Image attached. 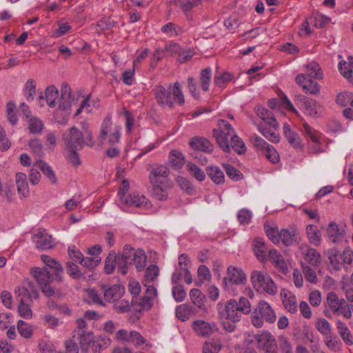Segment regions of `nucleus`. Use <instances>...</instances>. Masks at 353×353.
I'll return each mask as SVG.
<instances>
[{
    "label": "nucleus",
    "mask_w": 353,
    "mask_h": 353,
    "mask_svg": "<svg viewBox=\"0 0 353 353\" xmlns=\"http://www.w3.org/2000/svg\"><path fill=\"white\" fill-rule=\"evenodd\" d=\"M303 131L306 136L310 138L314 143L320 141V134L316 130L310 126L307 123L303 125Z\"/></svg>",
    "instance_id": "64"
},
{
    "label": "nucleus",
    "mask_w": 353,
    "mask_h": 353,
    "mask_svg": "<svg viewBox=\"0 0 353 353\" xmlns=\"http://www.w3.org/2000/svg\"><path fill=\"white\" fill-rule=\"evenodd\" d=\"M235 130L228 121L219 119L217 128L213 129V137L217 144L224 152H230L229 139H231Z\"/></svg>",
    "instance_id": "6"
},
{
    "label": "nucleus",
    "mask_w": 353,
    "mask_h": 353,
    "mask_svg": "<svg viewBox=\"0 0 353 353\" xmlns=\"http://www.w3.org/2000/svg\"><path fill=\"white\" fill-rule=\"evenodd\" d=\"M306 76L312 79H321L323 74L317 62L312 61L306 65Z\"/></svg>",
    "instance_id": "41"
},
{
    "label": "nucleus",
    "mask_w": 353,
    "mask_h": 353,
    "mask_svg": "<svg viewBox=\"0 0 353 353\" xmlns=\"http://www.w3.org/2000/svg\"><path fill=\"white\" fill-rule=\"evenodd\" d=\"M124 293V288L120 285H113L103 290L104 299L109 303L119 301Z\"/></svg>",
    "instance_id": "23"
},
{
    "label": "nucleus",
    "mask_w": 353,
    "mask_h": 353,
    "mask_svg": "<svg viewBox=\"0 0 353 353\" xmlns=\"http://www.w3.org/2000/svg\"><path fill=\"white\" fill-rule=\"evenodd\" d=\"M230 148H233L238 154H243L246 152V146L243 140L236 134H233L229 141Z\"/></svg>",
    "instance_id": "43"
},
{
    "label": "nucleus",
    "mask_w": 353,
    "mask_h": 353,
    "mask_svg": "<svg viewBox=\"0 0 353 353\" xmlns=\"http://www.w3.org/2000/svg\"><path fill=\"white\" fill-rule=\"evenodd\" d=\"M338 332L344 343L347 345H353V338L346 324L341 321L336 322Z\"/></svg>",
    "instance_id": "35"
},
{
    "label": "nucleus",
    "mask_w": 353,
    "mask_h": 353,
    "mask_svg": "<svg viewBox=\"0 0 353 353\" xmlns=\"http://www.w3.org/2000/svg\"><path fill=\"white\" fill-rule=\"evenodd\" d=\"M325 343L327 347L333 352H339L341 350L342 343L336 337H332L331 335L325 337Z\"/></svg>",
    "instance_id": "57"
},
{
    "label": "nucleus",
    "mask_w": 353,
    "mask_h": 353,
    "mask_svg": "<svg viewBox=\"0 0 353 353\" xmlns=\"http://www.w3.org/2000/svg\"><path fill=\"white\" fill-rule=\"evenodd\" d=\"M253 251L259 261L263 262L268 261L267 253L268 248L265 241L260 238H256L253 243Z\"/></svg>",
    "instance_id": "24"
},
{
    "label": "nucleus",
    "mask_w": 353,
    "mask_h": 353,
    "mask_svg": "<svg viewBox=\"0 0 353 353\" xmlns=\"http://www.w3.org/2000/svg\"><path fill=\"white\" fill-rule=\"evenodd\" d=\"M121 203L127 206L142 207L147 206L150 203L146 197L139 193H132L121 201Z\"/></svg>",
    "instance_id": "25"
},
{
    "label": "nucleus",
    "mask_w": 353,
    "mask_h": 353,
    "mask_svg": "<svg viewBox=\"0 0 353 353\" xmlns=\"http://www.w3.org/2000/svg\"><path fill=\"white\" fill-rule=\"evenodd\" d=\"M78 336L82 353H88L95 339L93 336V333L92 332L81 330V332L78 333Z\"/></svg>",
    "instance_id": "26"
},
{
    "label": "nucleus",
    "mask_w": 353,
    "mask_h": 353,
    "mask_svg": "<svg viewBox=\"0 0 353 353\" xmlns=\"http://www.w3.org/2000/svg\"><path fill=\"white\" fill-rule=\"evenodd\" d=\"M266 158L272 163L275 164L279 161V155L275 148L270 144L266 150L262 152Z\"/></svg>",
    "instance_id": "61"
},
{
    "label": "nucleus",
    "mask_w": 353,
    "mask_h": 353,
    "mask_svg": "<svg viewBox=\"0 0 353 353\" xmlns=\"http://www.w3.org/2000/svg\"><path fill=\"white\" fill-rule=\"evenodd\" d=\"M34 166L38 168L52 184L57 183L55 173L48 164L43 161H39L34 164Z\"/></svg>",
    "instance_id": "37"
},
{
    "label": "nucleus",
    "mask_w": 353,
    "mask_h": 353,
    "mask_svg": "<svg viewBox=\"0 0 353 353\" xmlns=\"http://www.w3.org/2000/svg\"><path fill=\"white\" fill-rule=\"evenodd\" d=\"M32 238L37 249L48 250L54 245L52 236L49 235L45 230H37Z\"/></svg>",
    "instance_id": "13"
},
{
    "label": "nucleus",
    "mask_w": 353,
    "mask_h": 353,
    "mask_svg": "<svg viewBox=\"0 0 353 353\" xmlns=\"http://www.w3.org/2000/svg\"><path fill=\"white\" fill-rule=\"evenodd\" d=\"M153 188L152 190V196L159 201H164L168 198V192L163 189L159 183L152 184Z\"/></svg>",
    "instance_id": "60"
},
{
    "label": "nucleus",
    "mask_w": 353,
    "mask_h": 353,
    "mask_svg": "<svg viewBox=\"0 0 353 353\" xmlns=\"http://www.w3.org/2000/svg\"><path fill=\"white\" fill-rule=\"evenodd\" d=\"M31 272L39 286L55 281V279H53L51 271L48 268L37 267L32 268Z\"/></svg>",
    "instance_id": "19"
},
{
    "label": "nucleus",
    "mask_w": 353,
    "mask_h": 353,
    "mask_svg": "<svg viewBox=\"0 0 353 353\" xmlns=\"http://www.w3.org/2000/svg\"><path fill=\"white\" fill-rule=\"evenodd\" d=\"M223 168L227 175L234 181H239L243 179V174L234 166L226 163L223 165Z\"/></svg>",
    "instance_id": "58"
},
{
    "label": "nucleus",
    "mask_w": 353,
    "mask_h": 353,
    "mask_svg": "<svg viewBox=\"0 0 353 353\" xmlns=\"http://www.w3.org/2000/svg\"><path fill=\"white\" fill-rule=\"evenodd\" d=\"M273 264L274 268L283 274L288 272V267L282 254L276 249L270 250L268 255V260Z\"/></svg>",
    "instance_id": "18"
},
{
    "label": "nucleus",
    "mask_w": 353,
    "mask_h": 353,
    "mask_svg": "<svg viewBox=\"0 0 353 353\" xmlns=\"http://www.w3.org/2000/svg\"><path fill=\"white\" fill-rule=\"evenodd\" d=\"M190 296L193 304L198 308H203L204 306L205 296L201 291L197 288H193L190 292Z\"/></svg>",
    "instance_id": "45"
},
{
    "label": "nucleus",
    "mask_w": 353,
    "mask_h": 353,
    "mask_svg": "<svg viewBox=\"0 0 353 353\" xmlns=\"http://www.w3.org/2000/svg\"><path fill=\"white\" fill-rule=\"evenodd\" d=\"M157 103L162 108H172L174 103L183 105L185 103L184 96L179 82L168 85L166 87L157 85L152 90Z\"/></svg>",
    "instance_id": "1"
},
{
    "label": "nucleus",
    "mask_w": 353,
    "mask_h": 353,
    "mask_svg": "<svg viewBox=\"0 0 353 353\" xmlns=\"http://www.w3.org/2000/svg\"><path fill=\"white\" fill-rule=\"evenodd\" d=\"M15 181L20 198L27 197L30 191L26 174L22 172L17 173Z\"/></svg>",
    "instance_id": "29"
},
{
    "label": "nucleus",
    "mask_w": 353,
    "mask_h": 353,
    "mask_svg": "<svg viewBox=\"0 0 353 353\" xmlns=\"http://www.w3.org/2000/svg\"><path fill=\"white\" fill-rule=\"evenodd\" d=\"M28 128L32 134H41L44 128L43 121L38 117H30L28 120Z\"/></svg>",
    "instance_id": "44"
},
{
    "label": "nucleus",
    "mask_w": 353,
    "mask_h": 353,
    "mask_svg": "<svg viewBox=\"0 0 353 353\" xmlns=\"http://www.w3.org/2000/svg\"><path fill=\"white\" fill-rule=\"evenodd\" d=\"M326 303L329 309L334 315L342 314L346 301L344 299H339L334 292H330L327 294Z\"/></svg>",
    "instance_id": "16"
},
{
    "label": "nucleus",
    "mask_w": 353,
    "mask_h": 353,
    "mask_svg": "<svg viewBox=\"0 0 353 353\" xmlns=\"http://www.w3.org/2000/svg\"><path fill=\"white\" fill-rule=\"evenodd\" d=\"M247 281L245 273L241 268L230 265L227 270V276L223 279L225 290H233V285H244Z\"/></svg>",
    "instance_id": "10"
},
{
    "label": "nucleus",
    "mask_w": 353,
    "mask_h": 353,
    "mask_svg": "<svg viewBox=\"0 0 353 353\" xmlns=\"http://www.w3.org/2000/svg\"><path fill=\"white\" fill-rule=\"evenodd\" d=\"M59 97V91L54 86H49L46 90V97L41 94L39 97V102L41 107L44 106L45 102L50 108H54Z\"/></svg>",
    "instance_id": "20"
},
{
    "label": "nucleus",
    "mask_w": 353,
    "mask_h": 353,
    "mask_svg": "<svg viewBox=\"0 0 353 353\" xmlns=\"http://www.w3.org/2000/svg\"><path fill=\"white\" fill-rule=\"evenodd\" d=\"M281 297L285 308L289 312L294 314L297 312V303L294 294L286 289H283L281 291Z\"/></svg>",
    "instance_id": "22"
},
{
    "label": "nucleus",
    "mask_w": 353,
    "mask_h": 353,
    "mask_svg": "<svg viewBox=\"0 0 353 353\" xmlns=\"http://www.w3.org/2000/svg\"><path fill=\"white\" fill-rule=\"evenodd\" d=\"M251 140L253 143L254 148L261 151V152H264L266 148L270 145L263 139H262L259 135L254 134L252 136Z\"/></svg>",
    "instance_id": "62"
},
{
    "label": "nucleus",
    "mask_w": 353,
    "mask_h": 353,
    "mask_svg": "<svg viewBox=\"0 0 353 353\" xmlns=\"http://www.w3.org/2000/svg\"><path fill=\"white\" fill-rule=\"evenodd\" d=\"M41 259L43 263L47 266L45 268H48L51 271L53 279L57 282L62 281V274L63 269L62 265L55 259L50 257L48 255L43 254L41 256Z\"/></svg>",
    "instance_id": "15"
},
{
    "label": "nucleus",
    "mask_w": 353,
    "mask_h": 353,
    "mask_svg": "<svg viewBox=\"0 0 353 353\" xmlns=\"http://www.w3.org/2000/svg\"><path fill=\"white\" fill-rule=\"evenodd\" d=\"M303 131L306 136L310 138L314 143L320 141V134L316 130L310 126L307 123L303 125Z\"/></svg>",
    "instance_id": "63"
},
{
    "label": "nucleus",
    "mask_w": 353,
    "mask_h": 353,
    "mask_svg": "<svg viewBox=\"0 0 353 353\" xmlns=\"http://www.w3.org/2000/svg\"><path fill=\"white\" fill-rule=\"evenodd\" d=\"M193 308L188 304H182L176 308V316L182 321H188L192 314Z\"/></svg>",
    "instance_id": "42"
},
{
    "label": "nucleus",
    "mask_w": 353,
    "mask_h": 353,
    "mask_svg": "<svg viewBox=\"0 0 353 353\" xmlns=\"http://www.w3.org/2000/svg\"><path fill=\"white\" fill-rule=\"evenodd\" d=\"M17 329L19 334L24 338L29 339L32 334V327L22 320L18 321Z\"/></svg>",
    "instance_id": "59"
},
{
    "label": "nucleus",
    "mask_w": 353,
    "mask_h": 353,
    "mask_svg": "<svg viewBox=\"0 0 353 353\" xmlns=\"http://www.w3.org/2000/svg\"><path fill=\"white\" fill-rule=\"evenodd\" d=\"M159 275V268L156 265H150L145 271V283H152L154 282Z\"/></svg>",
    "instance_id": "48"
},
{
    "label": "nucleus",
    "mask_w": 353,
    "mask_h": 353,
    "mask_svg": "<svg viewBox=\"0 0 353 353\" xmlns=\"http://www.w3.org/2000/svg\"><path fill=\"white\" fill-rule=\"evenodd\" d=\"M258 348L265 353H272L276 350V342L274 337L269 332H262L255 336Z\"/></svg>",
    "instance_id": "12"
},
{
    "label": "nucleus",
    "mask_w": 353,
    "mask_h": 353,
    "mask_svg": "<svg viewBox=\"0 0 353 353\" xmlns=\"http://www.w3.org/2000/svg\"><path fill=\"white\" fill-rule=\"evenodd\" d=\"M279 242L281 241L285 246L292 245L297 241L294 231L291 232L288 230H281L279 235Z\"/></svg>",
    "instance_id": "39"
},
{
    "label": "nucleus",
    "mask_w": 353,
    "mask_h": 353,
    "mask_svg": "<svg viewBox=\"0 0 353 353\" xmlns=\"http://www.w3.org/2000/svg\"><path fill=\"white\" fill-rule=\"evenodd\" d=\"M212 70L209 68L202 70L200 74L201 87L203 91L209 90V85L211 81Z\"/></svg>",
    "instance_id": "49"
},
{
    "label": "nucleus",
    "mask_w": 353,
    "mask_h": 353,
    "mask_svg": "<svg viewBox=\"0 0 353 353\" xmlns=\"http://www.w3.org/2000/svg\"><path fill=\"white\" fill-rule=\"evenodd\" d=\"M252 311L251 304L245 297H241L239 301L235 299L228 300L224 310L219 312L221 319L229 320L232 323L239 322L243 314H248Z\"/></svg>",
    "instance_id": "3"
},
{
    "label": "nucleus",
    "mask_w": 353,
    "mask_h": 353,
    "mask_svg": "<svg viewBox=\"0 0 353 353\" xmlns=\"http://www.w3.org/2000/svg\"><path fill=\"white\" fill-rule=\"evenodd\" d=\"M169 174L170 170L167 166L159 164L154 165L152 167L149 175L150 182L152 184L161 183Z\"/></svg>",
    "instance_id": "17"
},
{
    "label": "nucleus",
    "mask_w": 353,
    "mask_h": 353,
    "mask_svg": "<svg viewBox=\"0 0 353 353\" xmlns=\"http://www.w3.org/2000/svg\"><path fill=\"white\" fill-rule=\"evenodd\" d=\"M316 327L325 337L331 335V325L325 319L321 318L319 319L316 322Z\"/></svg>",
    "instance_id": "54"
},
{
    "label": "nucleus",
    "mask_w": 353,
    "mask_h": 353,
    "mask_svg": "<svg viewBox=\"0 0 353 353\" xmlns=\"http://www.w3.org/2000/svg\"><path fill=\"white\" fill-rule=\"evenodd\" d=\"M330 21V19L319 12L314 13L310 17V23L315 27L321 28Z\"/></svg>",
    "instance_id": "52"
},
{
    "label": "nucleus",
    "mask_w": 353,
    "mask_h": 353,
    "mask_svg": "<svg viewBox=\"0 0 353 353\" xmlns=\"http://www.w3.org/2000/svg\"><path fill=\"white\" fill-rule=\"evenodd\" d=\"M117 261L118 258H117L115 252H110L105 261L104 270L105 273L110 274L114 272L116 265H117Z\"/></svg>",
    "instance_id": "51"
},
{
    "label": "nucleus",
    "mask_w": 353,
    "mask_h": 353,
    "mask_svg": "<svg viewBox=\"0 0 353 353\" xmlns=\"http://www.w3.org/2000/svg\"><path fill=\"white\" fill-rule=\"evenodd\" d=\"M301 268L305 279L311 283H316L318 278L315 271L307 264L302 263Z\"/></svg>",
    "instance_id": "53"
},
{
    "label": "nucleus",
    "mask_w": 353,
    "mask_h": 353,
    "mask_svg": "<svg viewBox=\"0 0 353 353\" xmlns=\"http://www.w3.org/2000/svg\"><path fill=\"white\" fill-rule=\"evenodd\" d=\"M16 297L19 303H32L33 299L39 298V292L34 283L25 281L21 286L15 290Z\"/></svg>",
    "instance_id": "11"
},
{
    "label": "nucleus",
    "mask_w": 353,
    "mask_h": 353,
    "mask_svg": "<svg viewBox=\"0 0 353 353\" xmlns=\"http://www.w3.org/2000/svg\"><path fill=\"white\" fill-rule=\"evenodd\" d=\"M222 348V344L219 339H212L204 343L203 353H219Z\"/></svg>",
    "instance_id": "38"
},
{
    "label": "nucleus",
    "mask_w": 353,
    "mask_h": 353,
    "mask_svg": "<svg viewBox=\"0 0 353 353\" xmlns=\"http://www.w3.org/2000/svg\"><path fill=\"white\" fill-rule=\"evenodd\" d=\"M121 127L114 124L112 116L108 114L103 119L101 125L99 139L103 142L107 139L109 144L114 145L120 142Z\"/></svg>",
    "instance_id": "7"
},
{
    "label": "nucleus",
    "mask_w": 353,
    "mask_h": 353,
    "mask_svg": "<svg viewBox=\"0 0 353 353\" xmlns=\"http://www.w3.org/2000/svg\"><path fill=\"white\" fill-rule=\"evenodd\" d=\"M250 279L254 288L257 291L263 290L270 295L277 293V287L268 273L254 270L251 273Z\"/></svg>",
    "instance_id": "8"
},
{
    "label": "nucleus",
    "mask_w": 353,
    "mask_h": 353,
    "mask_svg": "<svg viewBox=\"0 0 353 353\" xmlns=\"http://www.w3.org/2000/svg\"><path fill=\"white\" fill-rule=\"evenodd\" d=\"M326 232L327 237L332 243L338 242L342 236L339 225L333 221L328 224Z\"/></svg>",
    "instance_id": "40"
},
{
    "label": "nucleus",
    "mask_w": 353,
    "mask_h": 353,
    "mask_svg": "<svg viewBox=\"0 0 353 353\" xmlns=\"http://www.w3.org/2000/svg\"><path fill=\"white\" fill-rule=\"evenodd\" d=\"M283 134L288 142L295 148H301V143L299 134L291 130L290 125L285 123L283 125Z\"/></svg>",
    "instance_id": "34"
},
{
    "label": "nucleus",
    "mask_w": 353,
    "mask_h": 353,
    "mask_svg": "<svg viewBox=\"0 0 353 353\" xmlns=\"http://www.w3.org/2000/svg\"><path fill=\"white\" fill-rule=\"evenodd\" d=\"M168 164L175 170L181 169L185 164V157L178 150H172L168 155Z\"/></svg>",
    "instance_id": "27"
},
{
    "label": "nucleus",
    "mask_w": 353,
    "mask_h": 353,
    "mask_svg": "<svg viewBox=\"0 0 353 353\" xmlns=\"http://www.w3.org/2000/svg\"><path fill=\"white\" fill-rule=\"evenodd\" d=\"M161 31L170 37H176L183 32V29L173 23H168L161 28Z\"/></svg>",
    "instance_id": "47"
},
{
    "label": "nucleus",
    "mask_w": 353,
    "mask_h": 353,
    "mask_svg": "<svg viewBox=\"0 0 353 353\" xmlns=\"http://www.w3.org/2000/svg\"><path fill=\"white\" fill-rule=\"evenodd\" d=\"M304 260L312 266H318L321 262L320 253L314 248H307L303 252Z\"/></svg>",
    "instance_id": "31"
},
{
    "label": "nucleus",
    "mask_w": 353,
    "mask_h": 353,
    "mask_svg": "<svg viewBox=\"0 0 353 353\" xmlns=\"http://www.w3.org/2000/svg\"><path fill=\"white\" fill-rule=\"evenodd\" d=\"M147 256L141 249H134L130 245H125L121 256L118 257L117 269L125 275L128 269L134 265L138 271H141L146 265Z\"/></svg>",
    "instance_id": "2"
},
{
    "label": "nucleus",
    "mask_w": 353,
    "mask_h": 353,
    "mask_svg": "<svg viewBox=\"0 0 353 353\" xmlns=\"http://www.w3.org/2000/svg\"><path fill=\"white\" fill-rule=\"evenodd\" d=\"M101 257L99 256H90V257H82V259L79 262L81 265L88 270H91L95 268L100 263Z\"/></svg>",
    "instance_id": "55"
},
{
    "label": "nucleus",
    "mask_w": 353,
    "mask_h": 353,
    "mask_svg": "<svg viewBox=\"0 0 353 353\" xmlns=\"http://www.w3.org/2000/svg\"><path fill=\"white\" fill-rule=\"evenodd\" d=\"M277 128L270 129L266 127L259 126V130L260 132L269 141L278 143L280 141V137L279 133L276 132Z\"/></svg>",
    "instance_id": "46"
},
{
    "label": "nucleus",
    "mask_w": 353,
    "mask_h": 353,
    "mask_svg": "<svg viewBox=\"0 0 353 353\" xmlns=\"http://www.w3.org/2000/svg\"><path fill=\"white\" fill-rule=\"evenodd\" d=\"M190 147L196 150L210 153L214 150L213 144L206 138L195 137L190 139Z\"/></svg>",
    "instance_id": "21"
},
{
    "label": "nucleus",
    "mask_w": 353,
    "mask_h": 353,
    "mask_svg": "<svg viewBox=\"0 0 353 353\" xmlns=\"http://www.w3.org/2000/svg\"><path fill=\"white\" fill-rule=\"evenodd\" d=\"M328 259L332 270L339 271L343 265H350L353 261V251L350 247H346L342 253L336 249L328 250Z\"/></svg>",
    "instance_id": "9"
},
{
    "label": "nucleus",
    "mask_w": 353,
    "mask_h": 353,
    "mask_svg": "<svg viewBox=\"0 0 353 353\" xmlns=\"http://www.w3.org/2000/svg\"><path fill=\"white\" fill-rule=\"evenodd\" d=\"M295 101L301 103V105L310 115L316 116L317 114L316 101L314 99L303 95H298L296 97Z\"/></svg>",
    "instance_id": "30"
},
{
    "label": "nucleus",
    "mask_w": 353,
    "mask_h": 353,
    "mask_svg": "<svg viewBox=\"0 0 353 353\" xmlns=\"http://www.w3.org/2000/svg\"><path fill=\"white\" fill-rule=\"evenodd\" d=\"M111 344V339L106 336L100 335L96 336L93 344L91 345V350L93 353H101L103 350L106 349Z\"/></svg>",
    "instance_id": "33"
},
{
    "label": "nucleus",
    "mask_w": 353,
    "mask_h": 353,
    "mask_svg": "<svg viewBox=\"0 0 353 353\" xmlns=\"http://www.w3.org/2000/svg\"><path fill=\"white\" fill-rule=\"evenodd\" d=\"M188 172L199 181H203L205 179V172L196 165L188 162L186 164Z\"/></svg>",
    "instance_id": "50"
},
{
    "label": "nucleus",
    "mask_w": 353,
    "mask_h": 353,
    "mask_svg": "<svg viewBox=\"0 0 353 353\" xmlns=\"http://www.w3.org/2000/svg\"><path fill=\"white\" fill-rule=\"evenodd\" d=\"M84 136L75 126L70 129L68 133L63 134L65 149H82L84 145L93 147L94 141L91 131L84 128Z\"/></svg>",
    "instance_id": "4"
},
{
    "label": "nucleus",
    "mask_w": 353,
    "mask_h": 353,
    "mask_svg": "<svg viewBox=\"0 0 353 353\" xmlns=\"http://www.w3.org/2000/svg\"><path fill=\"white\" fill-rule=\"evenodd\" d=\"M305 232L312 245L319 246L321 244V232L316 225L309 224L306 226Z\"/></svg>",
    "instance_id": "28"
},
{
    "label": "nucleus",
    "mask_w": 353,
    "mask_h": 353,
    "mask_svg": "<svg viewBox=\"0 0 353 353\" xmlns=\"http://www.w3.org/2000/svg\"><path fill=\"white\" fill-rule=\"evenodd\" d=\"M70 94L71 89L68 84L63 85L61 88V101L59 108L62 109L66 114L70 113Z\"/></svg>",
    "instance_id": "32"
},
{
    "label": "nucleus",
    "mask_w": 353,
    "mask_h": 353,
    "mask_svg": "<svg viewBox=\"0 0 353 353\" xmlns=\"http://www.w3.org/2000/svg\"><path fill=\"white\" fill-rule=\"evenodd\" d=\"M36 94V83L34 79H30L25 85V96L28 101H33Z\"/></svg>",
    "instance_id": "56"
},
{
    "label": "nucleus",
    "mask_w": 353,
    "mask_h": 353,
    "mask_svg": "<svg viewBox=\"0 0 353 353\" xmlns=\"http://www.w3.org/2000/svg\"><path fill=\"white\" fill-rule=\"evenodd\" d=\"M276 319V316L274 311L270 305L265 301H261L258 303L251 315L252 325L258 328L262 327L264 321L272 323Z\"/></svg>",
    "instance_id": "5"
},
{
    "label": "nucleus",
    "mask_w": 353,
    "mask_h": 353,
    "mask_svg": "<svg viewBox=\"0 0 353 353\" xmlns=\"http://www.w3.org/2000/svg\"><path fill=\"white\" fill-rule=\"evenodd\" d=\"M206 171L208 176L216 184L224 183V173L218 166H209L207 168Z\"/></svg>",
    "instance_id": "36"
},
{
    "label": "nucleus",
    "mask_w": 353,
    "mask_h": 353,
    "mask_svg": "<svg viewBox=\"0 0 353 353\" xmlns=\"http://www.w3.org/2000/svg\"><path fill=\"white\" fill-rule=\"evenodd\" d=\"M192 327L196 334L202 337H208L219 330L216 323H210L203 320L194 321Z\"/></svg>",
    "instance_id": "14"
}]
</instances>
